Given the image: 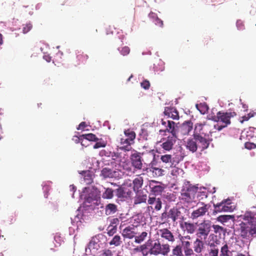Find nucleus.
I'll return each instance as SVG.
<instances>
[{
	"label": "nucleus",
	"mask_w": 256,
	"mask_h": 256,
	"mask_svg": "<svg viewBox=\"0 0 256 256\" xmlns=\"http://www.w3.org/2000/svg\"><path fill=\"white\" fill-rule=\"evenodd\" d=\"M214 126L207 122L196 124L192 137L188 138L186 142V148L192 153L196 152L198 148L200 152L207 149L212 141V134L216 132L213 130Z\"/></svg>",
	"instance_id": "1"
},
{
	"label": "nucleus",
	"mask_w": 256,
	"mask_h": 256,
	"mask_svg": "<svg viewBox=\"0 0 256 256\" xmlns=\"http://www.w3.org/2000/svg\"><path fill=\"white\" fill-rule=\"evenodd\" d=\"M143 256L162 255L167 256L170 252V246L160 239L149 238L140 247Z\"/></svg>",
	"instance_id": "2"
},
{
	"label": "nucleus",
	"mask_w": 256,
	"mask_h": 256,
	"mask_svg": "<svg viewBox=\"0 0 256 256\" xmlns=\"http://www.w3.org/2000/svg\"><path fill=\"white\" fill-rule=\"evenodd\" d=\"M198 187L188 182L183 186L180 192V200L184 204H190L195 202L196 195Z\"/></svg>",
	"instance_id": "3"
},
{
	"label": "nucleus",
	"mask_w": 256,
	"mask_h": 256,
	"mask_svg": "<svg viewBox=\"0 0 256 256\" xmlns=\"http://www.w3.org/2000/svg\"><path fill=\"white\" fill-rule=\"evenodd\" d=\"M236 115V114L234 112H218L216 114V116L212 117V120L216 122H220L222 124L220 125L218 124H214V129L220 131L224 128H226L228 125L231 123L230 119Z\"/></svg>",
	"instance_id": "4"
},
{
	"label": "nucleus",
	"mask_w": 256,
	"mask_h": 256,
	"mask_svg": "<svg viewBox=\"0 0 256 256\" xmlns=\"http://www.w3.org/2000/svg\"><path fill=\"white\" fill-rule=\"evenodd\" d=\"M142 155H146L150 160H154L155 154L154 150H150L146 152H143L142 153L137 152L132 154L130 156V161L132 166L136 170H141L142 168Z\"/></svg>",
	"instance_id": "5"
},
{
	"label": "nucleus",
	"mask_w": 256,
	"mask_h": 256,
	"mask_svg": "<svg viewBox=\"0 0 256 256\" xmlns=\"http://www.w3.org/2000/svg\"><path fill=\"white\" fill-rule=\"evenodd\" d=\"M240 236L244 238L256 237V223L248 225L247 223L242 222L240 224Z\"/></svg>",
	"instance_id": "6"
},
{
	"label": "nucleus",
	"mask_w": 256,
	"mask_h": 256,
	"mask_svg": "<svg viewBox=\"0 0 256 256\" xmlns=\"http://www.w3.org/2000/svg\"><path fill=\"white\" fill-rule=\"evenodd\" d=\"M212 228V222L209 220H204L198 224L196 236L206 240Z\"/></svg>",
	"instance_id": "7"
},
{
	"label": "nucleus",
	"mask_w": 256,
	"mask_h": 256,
	"mask_svg": "<svg viewBox=\"0 0 256 256\" xmlns=\"http://www.w3.org/2000/svg\"><path fill=\"white\" fill-rule=\"evenodd\" d=\"M214 207L216 212H231L235 208L234 205L230 199L224 200L220 202L214 204Z\"/></svg>",
	"instance_id": "8"
},
{
	"label": "nucleus",
	"mask_w": 256,
	"mask_h": 256,
	"mask_svg": "<svg viewBox=\"0 0 256 256\" xmlns=\"http://www.w3.org/2000/svg\"><path fill=\"white\" fill-rule=\"evenodd\" d=\"M158 235L160 236V241L172 244L176 242V238L174 234L168 228H164L158 230Z\"/></svg>",
	"instance_id": "9"
},
{
	"label": "nucleus",
	"mask_w": 256,
	"mask_h": 256,
	"mask_svg": "<svg viewBox=\"0 0 256 256\" xmlns=\"http://www.w3.org/2000/svg\"><path fill=\"white\" fill-rule=\"evenodd\" d=\"M88 58V56L86 54H84L80 51L75 52L72 55L71 62L72 64L76 66L80 64H85Z\"/></svg>",
	"instance_id": "10"
},
{
	"label": "nucleus",
	"mask_w": 256,
	"mask_h": 256,
	"mask_svg": "<svg viewBox=\"0 0 256 256\" xmlns=\"http://www.w3.org/2000/svg\"><path fill=\"white\" fill-rule=\"evenodd\" d=\"M162 124L166 127L164 130H160V132H168L170 133L173 136H177L178 132L176 129V124L172 120H168L166 122L164 120H162Z\"/></svg>",
	"instance_id": "11"
},
{
	"label": "nucleus",
	"mask_w": 256,
	"mask_h": 256,
	"mask_svg": "<svg viewBox=\"0 0 256 256\" xmlns=\"http://www.w3.org/2000/svg\"><path fill=\"white\" fill-rule=\"evenodd\" d=\"M160 162H162L163 164L162 167L166 168H173V166L178 162V161L176 162L174 160L172 155L168 154L160 156Z\"/></svg>",
	"instance_id": "12"
},
{
	"label": "nucleus",
	"mask_w": 256,
	"mask_h": 256,
	"mask_svg": "<svg viewBox=\"0 0 256 256\" xmlns=\"http://www.w3.org/2000/svg\"><path fill=\"white\" fill-rule=\"evenodd\" d=\"M214 239L208 242V245L210 248L208 254L210 256H218L219 248L218 246L220 244V241L217 238L216 236H214Z\"/></svg>",
	"instance_id": "13"
},
{
	"label": "nucleus",
	"mask_w": 256,
	"mask_h": 256,
	"mask_svg": "<svg viewBox=\"0 0 256 256\" xmlns=\"http://www.w3.org/2000/svg\"><path fill=\"white\" fill-rule=\"evenodd\" d=\"M136 226L134 224H130L126 226L122 231V236L124 238H135L138 232L136 230Z\"/></svg>",
	"instance_id": "14"
},
{
	"label": "nucleus",
	"mask_w": 256,
	"mask_h": 256,
	"mask_svg": "<svg viewBox=\"0 0 256 256\" xmlns=\"http://www.w3.org/2000/svg\"><path fill=\"white\" fill-rule=\"evenodd\" d=\"M202 206L194 210L191 214L190 218L192 220L196 219L199 217L204 216L208 212L210 206L202 202Z\"/></svg>",
	"instance_id": "15"
},
{
	"label": "nucleus",
	"mask_w": 256,
	"mask_h": 256,
	"mask_svg": "<svg viewBox=\"0 0 256 256\" xmlns=\"http://www.w3.org/2000/svg\"><path fill=\"white\" fill-rule=\"evenodd\" d=\"M150 188L151 192L155 196L160 194L164 189V184L162 182L156 180L150 182Z\"/></svg>",
	"instance_id": "16"
},
{
	"label": "nucleus",
	"mask_w": 256,
	"mask_h": 256,
	"mask_svg": "<svg viewBox=\"0 0 256 256\" xmlns=\"http://www.w3.org/2000/svg\"><path fill=\"white\" fill-rule=\"evenodd\" d=\"M176 138L177 136H169L166 138H163L162 143L161 144L162 148L165 150H170L173 148Z\"/></svg>",
	"instance_id": "17"
},
{
	"label": "nucleus",
	"mask_w": 256,
	"mask_h": 256,
	"mask_svg": "<svg viewBox=\"0 0 256 256\" xmlns=\"http://www.w3.org/2000/svg\"><path fill=\"white\" fill-rule=\"evenodd\" d=\"M193 128V123L191 120L185 121L180 126L178 132L183 136L188 135Z\"/></svg>",
	"instance_id": "18"
},
{
	"label": "nucleus",
	"mask_w": 256,
	"mask_h": 256,
	"mask_svg": "<svg viewBox=\"0 0 256 256\" xmlns=\"http://www.w3.org/2000/svg\"><path fill=\"white\" fill-rule=\"evenodd\" d=\"M100 192L95 187H92L88 196L86 198L85 202L88 203L92 202L93 200L98 201L100 200Z\"/></svg>",
	"instance_id": "19"
},
{
	"label": "nucleus",
	"mask_w": 256,
	"mask_h": 256,
	"mask_svg": "<svg viewBox=\"0 0 256 256\" xmlns=\"http://www.w3.org/2000/svg\"><path fill=\"white\" fill-rule=\"evenodd\" d=\"M202 238L196 237L193 242V249L195 253L199 254L202 252L205 248L204 242Z\"/></svg>",
	"instance_id": "20"
},
{
	"label": "nucleus",
	"mask_w": 256,
	"mask_h": 256,
	"mask_svg": "<svg viewBox=\"0 0 256 256\" xmlns=\"http://www.w3.org/2000/svg\"><path fill=\"white\" fill-rule=\"evenodd\" d=\"M164 113L168 118H172L174 120H178L180 118L178 111L174 107H166Z\"/></svg>",
	"instance_id": "21"
},
{
	"label": "nucleus",
	"mask_w": 256,
	"mask_h": 256,
	"mask_svg": "<svg viewBox=\"0 0 256 256\" xmlns=\"http://www.w3.org/2000/svg\"><path fill=\"white\" fill-rule=\"evenodd\" d=\"M160 218L163 224L168 223L170 222V220H172V222H175L176 220L174 218V215L172 209L171 208L170 210L167 212H164L161 214Z\"/></svg>",
	"instance_id": "22"
},
{
	"label": "nucleus",
	"mask_w": 256,
	"mask_h": 256,
	"mask_svg": "<svg viewBox=\"0 0 256 256\" xmlns=\"http://www.w3.org/2000/svg\"><path fill=\"white\" fill-rule=\"evenodd\" d=\"M119 172L108 168H104L101 170L100 176L104 178L118 176Z\"/></svg>",
	"instance_id": "23"
},
{
	"label": "nucleus",
	"mask_w": 256,
	"mask_h": 256,
	"mask_svg": "<svg viewBox=\"0 0 256 256\" xmlns=\"http://www.w3.org/2000/svg\"><path fill=\"white\" fill-rule=\"evenodd\" d=\"M240 218L248 225L256 223V218L254 212L250 211H246L244 214L240 216Z\"/></svg>",
	"instance_id": "24"
},
{
	"label": "nucleus",
	"mask_w": 256,
	"mask_h": 256,
	"mask_svg": "<svg viewBox=\"0 0 256 256\" xmlns=\"http://www.w3.org/2000/svg\"><path fill=\"white\" fill-rule=\"evenodd\" d=\"M172 209L176 220L178 219L181 220H184L185 216L184 214L187 212V209L185 208L183 206L174 207L172 208Z\"/></svg>",
	"instance_id": "25"
},
{
	"label": "nucleus",
	"mask_w": 256,
	"mask_h": 256,
	"mask_svg": "<svg viewBox=\"0 0 256 256\" xmlns=\"http://www.w3.org/2000/svg\"><path fill=\"white\" fill-rule=\"evenodd\" d=\"M180 227L188 234H194L196 230V227L194 223L187 222L180 224Z\"/></svg>",
	"instance_id": "26"
},
{
	"label": "nucleus",
	"mask_w": 256,
	"mask_h": 256,
	"mask_svg": "<svg viewBox=\"0 0 256 256\" xmlns=\"http://www.w3.org/2000/svg\"><path fill=\"white\" fill-rule=\"evenodd\" d=\"M134 143L131 142L127 138H120L119 148L124 151H130L132 149L131 145Z\"/></svg>",
	"instance_id": "27"
},
{
	"label": "nucleus",
	"mask_w": 256,
	"mask_h": 256,
	"mask_svg": "<svg viewBox=\"0 0 256 256\" xmlns=\"http://www.w3.org/2000/svg\"><path fill=\"white\" fill-rule=\"evenodd\" d=\"M148 204L154 205V210L156 211L160 210L162 208V202L160 198H156L154 196H150L148 200Z\"/></svg>",
	"instance_id": "28"
},
{
	"label": "nucleus",
	"mask_w": 256,
	"mask_h": 256,
	"mask_svg": "<svg viewBox=\"0 0 256 256\" xmlns=\"http://www.w3.org/2000/svg\"><path fill=\"white\" fill-rule=\"evenodd\" d=\"M148 16L151 21L154 22L156 26L160 28H162L164 26L163 21L158 17L156 13L150 12L149 13Z\"/></svg>",
	"instance_id": "29"
},
{
	"label": "nucleus",
	"mask_w": 256,
	"mask_h": 256,
	"mask_svg": "<svg viewBox=\"0 0 256 256\" xmlns=\"http://www.w3.org/2000/svg\"><path fill=\"white\" fill-rule=\"evenodd\" d=\"M230 246L228 243H225L220 250V256H232V251L230 250Z\"/></svg>",
	"instance_id": "30"
},
{
	"label": "nucleus",
	"mask_w": 256,
	"mask_h": 256,
	"mask_svg": "<svg viewBox=\"0 0 256 256\" xmlns=\"http://www.w3.org/2000/svg\"><path fill=\"white\" fill-rule=\"evenodd\" d=\"M117 205L110 203L106 206L105 212L107 216L112 214L118 211Z\"/></svg>",
	"instance_id": "31"
},
{
	"label": "nucleus",
	"mask_w": 256,
	"mask_h": 256,
	"mask_svg": "<svg viewBox=\"0 0 256 256\" xmlns=\"http://www.w3.org/2000/svg\"><path fill=\"white\" fill-rule=\"evenodd\" d=\"M78 138L80 140H82L84 139H85L92 142H97L98 140L96 136L92 133L80 135Z\"/></svg>",
	"instance_id": "32"
},
{
	"label": "nucleus",
	"mask_w": 256,
	"mask_h": 256,
	"mask_svg": "<svg viewBox=\"0 0 256 256\" xmlns=\"http://www.w3.org/2000/svg\"><path fill=\"white\" fill-rule=\"evenodd\" d=\"M134 190V192H138V190L142 186L143 184V178L142 177H138L133 180Z\"/></svg>",
	"instance_id": "33"
},
{
	"label": "nucleus",
	"mask_w": 256,
	"mask_h": 256,
	"mask_svg": "<svg viewBox=\"0 0 256 256\" xmlns=\"http://www.w3.org/2000/svg\"><path fill=\"white\" fill-rule=\"evenodd\" d=\"M172 256H184L182 252V246L177 244L174 246L172 250Z\"/></svg>",
	"instance_id": "34"
},
{
	"label": "nucleus",
	"mask_w": 256,
	"mask_h": 256,
	"mask_svg": "<svg viewBox=\"0 0 256 256\" xmlns=\"http://www.w3.org/2000/svg\"><path fill=\"white\" fill-rule=\"evenodd\" d=\"M104 192L102 194V198L104 199L110 200L114 197V190L109 188H104Z\"/></svg>",
	"instance_id": "35"
},
{
	"label": "nucleus",
	"mask_w": 256,
	"mask_h": 256,
	"mask_svg": "<svg viewBox=\"0 0 256 256\" xmlns=\"http://www.w3.org/2000/svg\"><path fill=\"white\" fill-rule=\"evenodd\" d=\"M126 138L129 140L131 142L134 143V140L136 138V134L134 132L130 129L126 130L124 131Z\"/></svg>",
	"instance_id": "36"
},
{
	"label": "nucleus",
	"mask_w": 256,
	"mask_h": 256,
	"mask_svg": "<svg viewBox=\"0 0 256 256\" xmlns=\"http://www.w3.org/2000/svg\"><path fill=\"white\" fill-rule=\"evenodd\" d=\"M148 234L146 232H143L138 235H136L134 242L136 244H140L143 242L148 237Z\"/></svg>",
	"instance_id": "37"
},
{
	"label": "nucleus",
	"mask_w": 256,
	"mask_h": 256,
	"mask_svg": "<svg viewBox=\"0 0 256 256\" xmlns=\"http://www.w3.org/2000/svg\"><path fill=\"white\" fill-rule=\"evenodd\" d=\"M122 244V238L120 236L117 234L114 236L112 240L109 242L110 246H118Z\"/></svg>",
	"instance_id": "38"
},
{
	"label": "nucleus",
	"mask_w": 256,
	"mask_h": 256,
	"mask_svg": "<svg viewBox=\"0 0 256 256\" xmlns=\"http://www.w3.org/2000/svg\"><path fill=\"white\" fill-rule=\"evenodd\" d=\"M147 199L146 194H138L134 198V204H138L141 203L146 202V200Z\"/></svg>",
	"instance_id": "39"
},
{
	"label": "nucleus",
	"mask_w": 256,
	"mask_h": 256,
	"mask_svg": "<svg viewBox=\"0 0 256 256\" xmlns=\"http://www.w3.org/2000/svg\"><path fill=\"white\" fill-rule=\"evenodd\" d=\"M234 218L233 216L231 215H222L218 217L217 220L221 222H226Z\"/></svg>",
	"instance_id": "40"
},
{
	"label": "nucleus",
	"mask_w": 256,
	"mask_h": 256,
	"mask_svg": "<svg viewBox=\"0 0 256 256\" xmlns=\"http://www.w3.org/2000/svg\"><path fill=\"white\" fill-rule=\"evenodd\" d=\"M32 28V24L30 22L22 25V32L24 34L28 33Z\"/></svg>",
	"instance_id": "41"
},
{
	"label": "nucleus",
	"mask_w": 256,
	"mask_h": 256,
	"mask_svg": "<svg viewBox=\"0 0 256 256\" xmlns=\"http://www.w3.org/2000/svg\"><path fill=\"white\" fill-rule=\"evenodd\" d=\"M208 196V192L205 190L204 191L199 192L198 194L197 197L199 200H202L206 199Z\"/></svg>",
	"instance_id": "42"
},
{
	"label": "nucleus",
	"mask_w": 256,
	"mask_h": 256,
	"mask_svg": "<svg viewBox=\"0 0 256 256\" xmlns=\"http://www.w3.org/2000/svg\"><path fill=\"white\" fill-rule=\"evenodd\" d=\"M116 196L119 198H124L126 196V192L124 188L120 187L116 190Z\"/></svg>",
	"instance_id": "43"
},
{
	"label": "nucleus",
	"mask_w": 256,
	"mask_h": 256,
	"mask_svg": "<svg viewBox=\"0 0 256 256\" xmlns=\"http://www.w3.org/2000/svg\"><path fill=\"white\" fill-rule=\"evenodd\" d=\"M107 234L109 236H112L116 232L117 228H115L112 226L110 225L107 228Z\"/></svg>",
	"instance_id": "44"
},
{
	"label": "nucleus",
	"mask_w": 256,
	"mask_h": 256,
	"mask_svg": "<svg viewBox=\"0 0 256 256\" xmlns=\"http://www.w3.org/2000/svg\"><path fill=\"white\" fill-rule=\"evenodd\" d=\"M212 227L214 228V232L216 234H221L224 232V228L221 226L216 224L212 225Z\"/></svg>",
	"instance_id": "45"
},
{
	"label": "nucleus",
	"mask_w": 256,
	"mask_h": 256,
	"mask_svg": "<svg viewBox=\"0 0 256 256\" xmlns=\"http://www.w3.org/2000/svg\"><path fill=\"white\" fill-rule=\"evenodd\" d=\"M180 241L182 242L181 246H182V248H184V250L191 247L190 242L189 241L184 240L183 236H182V238H180Z\"/></svg>",
	"instance_id": "46"
},
{
	"label": "nucleus",
	"mask_w": 256,
	"mask_h": 256,
	"mask_svg": "<svg viewBox=\"0 0 256 256\" xmlns=\"http://www.w3.org/2000/svg\"><path fill=\"white\" fill-rule=\"evenodd\" d=\"M150 171L153 173L155 172L156 174L158 176H162L164 172V170L162 169L154 167L151 168Z\"/></svg>",
	"instance_id": "47"
},
{
	"label": "nucleus",
	"mask_w": 256,
	"mask_h": 256,
	"mask_svg": "<svg viewBox=\"0 0 256 256\" xmlns=\"http://www.w3.org/2000/svg\"><path fill=\"white\" fill-rule=\"evenodd\" d=\"M118 50L120 52V53L124 56L128 55L130 52V48L126 46L122 47L121 50L118 49Z\"/></svg>",
	"instance_id": "48"
},
{
	"label": "nucleus",
	"mask_w": 256,
	"mask_h": 256,
	"mask_svg": "<svg viewBox=\"0 0 256 256\" xmlns=\"http://www.w3.org/2000/svg\"><path fill=\"white\" fill-rule=\"evenodd\" d=\"M184 250V253L185 256H192L196 255V254L194 252V249H192L191 248V247L190 248H186V250Z\"/></svg>",
	"instance_id": "49"
},
{
	"label": "nucleus",
	"mask_w": 256,
	"mask_h": 256,
	"mask_svg": "<svg viewBox=\"0 0 256 256\" xmlns=\"http://www.w3.org/2000/svg\"><path fill=\"white\" fill-rule=\"evenodd\" d=\"M141 86L145 90H148L150 87V83L149 81L144 80L140 83Z\"/></svg>",
	"instance_id": "50"
},
{
	"label": "nucleus",
	"mask_w": 256,
	"mask_h": 256,
	"mask_svg": "<svg viewBox=\"0 0 256 256\" xmlns=\"http://www.w3.org/2000/svg\"><path fill=\"white\" fill-rule=\"evenodd\" d=\"M244 146L245 148L248 150H252L256 148V144L252 142H246Z\"/></svg>",
	"instance_id": "51"
},
{
	"label": "nucleus",
	"mask_w": 256,
	"mask_h": 256,
	"mask_svg": "<svg viewBox=\"0 0 256 256\" xmlns=\"http://www.w3.org/2000/svg\"><path fill=\"white\" fill-rule=\"evenodd\" d=\"M112 252L111 250L106 249L103 250L102 256H112Z\"/></svg>",
	"instance_id": "52"
},
{
	"label": "nucleus",
	"mask_w": 256,
	"mask_h": 256,
	"mask_svg": "<svg viewBox=\"0 0 256 256\" xmlns=\"http://www.w3.org/2000/svg\"><path fill=\"white\" fill-rule=\"evenodd\" d=\"M119 223V220L118 218H114L112 219L111 222H110V226H113L115 228H117V225Z\"/></svg>",
	"instance_id": "53"
},
{
	"label": "nucleus",
	"mask_w": 256,
	"mask_h": 256,
	"mask_svg": "<svg viewBox=\"0 0 256 256\" xmlns=\"http://www.w3.org/2000/svg\"><path fill=\"white\" fill-rule=\"evenodd\" d=\"M105 146H106V144L104 143L97 142L94 144L93 148L94 149H96V148H100L104 147Z\"/></svg>",
	"instance_id": "54"
},
{
	"label": "nucleus",
	"mask_w": 256,
	"mask_h": 256,
	"mask_svg": "<svg viewBox=\"0 0 256 256\" xmlns=\"http://www.w3.org/2000/svg\"><path fill=\"white\" fill-rule=\"evenodd\" d=\"M87 126L86 122H82L80 123L78 125V127L77 128L78 130H84Z\"/></svg>",
	"instance_id": "55"
},
{
	"label": "nucleus",
	"mask_w": 256,
	"mask_h": 256,
	"mask_svg": "<svg viewBox=\"0 0 256 256\" xmlns=\"http://www.w3.org/2000/svg\"><path fill=\"white\" fill-rule=\"evenodd\" d=\"M174 168L172 170L171 174L173 176H176L178 174V171L180 170L178 168L175 167V166H173Z\"/></svg>",
	"instance_id": "56"
},
{
	"label": "nucleus",
	"mask_w": 256,
	"mask_h": 256,
	"mask_svg": "<svg viewBox=\"0 0 256 256\" xmlns=\"http://www.w3.org/2000/svg\"><path fill=\"white\" fill-rule=\"evenodd\" d=\"M242 120H240V122L243 123L244 121H248L250 118V116H249L248 114L247 116H242Z\"/></svg>",
	"instance_id": "57"
},
{
	"label": "nucleus",
	"mask_w": 256,
	"mask_h": 256,
	"mask_svg": "<svg viewBox=\"0 0 256 256\" xmlns=\"http://www.w3.org/2000/svg\"><path fill=\"white\" fill-rule=\"evenodd\" d=\"M248 114L249 116H250V118H251L256 115V112H250Z\"/></svg>",
	"instance_id": "58"
},
{
	"label": "nucleus",
	"mask_w": 256,
	"mask_h": 256,
	"mask_svg": "<svg viewBox=\"0 0 256 256\" xmlns=\"http://www.w3.org/2000/svg\"><path fill=\"white\" fill-rule=\"evenodd\" d=\"M237 26L239 30L243 29L244 25L242 24H239L238 22H237Z\"/></svg>",
	"instance_id": "59"
},
{
	"label": "nucleus",
	"mask_w": 256,
	"mask_h": 256,
	"mask_svg": "<svg viewBox=\"0 0 256 256\" xmlns=\"http://www.w3.org/2000/svg\"><path fill=\"white\" fill-rule=\"evenodd\" d=\"M2 43V34H0V44Z\"/></svg>",
	"instance_id": "60"
},
{
	"label": "nucleus",
	"mask_w": 256,
	"mask_h": 256,
	"mask_svg": "<svg viewBox=\"0 0 256 256\" xmlns=\"http://www.w3.org/2000/svg\"><path fill=\"white\" fill-rule=\"evenodd\" d=\"M186 239L190 240V236H187L184 237Z\"/></svg>",
	"instance_id": "61"
},
{
	"label": "nucleus",
	"mask_w": 256,
	"mask_h": 256,
	"mask_svg": "<svg viewBox=\"0 0 256 256\" xmlns=\"http://www.w3.org/2000/svg\"><path fill=\"white\" fill-rule=\"evenodd\" d=\"M236 256H246L244 254H238Z\"/></svg>",
	"instance_id": "62"
},
{
	"label": "nucleus",
	"mask_w": 256,
	"mask_h": 256,
	"mask_svg": "<svg viewBox=\"0 0 256 256\" xmlns=\"http://www.w3.org/2000/svg\"><path fill=\"white\" fill-rule=\"evenodd\" d=\"M92 244H94V243H93L92 242H90L89 244V246L90 247Z\"/></svg>",
	"instance_id": "63"
},
{
	"label": "nucleus",
	"mask_w": 256,
	"mask_h": 256,
	"mask_svg": "<svg viewBox=\"0 0 256 256\" xmlns=\"http://www.w3.org/2000/svg\"><path fill=\"white\" fill-rule=\"evenodd\" d=\"M132 76H132V75H131V76L129 77V78L128 79V81H130V78H131Z\"/></svg>",
	"instance_id": "64"
}]
</instances>
